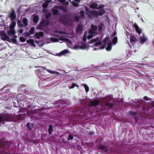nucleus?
<instances>
[{
    "mask_svg": "<svg viewBox=\"0 0 154 154\" xmlns=\"http://www.w3.org/2000/svg\"><path fill=\"white\" fill-rule=\"evenodd\" d=\"M104 5H100L97 8V9H100L99 11H96L90 10L89 9L87 6H85V8L86 13L87 14L88 16L90 18L94 17H98L99 16H102L105 13L106 11L103 9Z\"/></svg>",
    "mask_w": 154,
    "mask_h": 154,
    "instance_id": "1",
    "label": "nucleus"
},
{
    "mask_svg": "<svg viewBox=\"0 0 154 154\" xmlns=\"http://www.w3.org/2000/svg\"><path fill=\"white\" fill-rule=\"evenodd\" d=\"M60 21L63 24L70 25L72 24V21L70 16L68 14H64L59 18Z\"/></svg>",
    "mask_w": 154,
    "mask_h": 154,
    "instance_id": "2",
    "label": "nucleus"
},
{
    "mask_svg": "<svg viewBox=\"0 0 154 154\" xmlns=\"http://www.w3.org/2000/svg\"><path fill=\"white\" fill-rule=\"evenodd\" d=\"M48 23L49 22L48 21L45 20H43L37 26L36 29L40 30L42 29L45 26L48 25Z\"/></svg>",
    "mask_w": 154,
    "mask_h": 154,
    "instance_id": "3",
    "label": "nucleus"
},
{
    "mask_svg": "<svg viewBox=\"0 0 154 154\" xmlns=\"http://www.w3.org/2000/svg\"><path fill=\"white\" fill-rule=\"evenodd\" d=\"M11 121V119L9 115H3L0 116V123L3 122H9Z\"/></svg>",
    "mask_w": 154,
    "mask_h": 154,
    "instance_id": "4",
    "label": "nucleus"
},
{
    "mask_svg": "<svg viewBox=\"0 0 154 154\" xmlns=\"http://www.w3.org/2000/svg\"><path fill=\"white\" fill-rule=\"evenodd\" d=\"M0 36L2 40L3 41L6 40L9 42L10 38L3 31H0Z\"/></svg>",
    "mask_w": 154,
    "mask_h": 154,
    "instance_id": "5",
    "label": "nucleus"
},
{
    "mask_svg": "<svg viewBox=\"0 0 154 154\" xmlns=\"http://www.w3.org/2000/svg\"><path fill=\"white\" fill-rule=\"evenodd\" d=\"M100 102V100H95L89 102L88 105L89 106H96L98 105Z\"/></svg>",
    "mask_w": 154,
    "mask_h": 154,
    "instance_id": "6",
    "label": "nucleus"
},
{
    "mask_svg": "<svg viewBox=\"0 0 154 154\" xmlns=\"http://www.w3.org/2000/svg\"><path fill=\"white\" fill-rule=\"evenodd\" d=\"M133 26L134 28L135 29V30L136 32L139 34H141L142 32V30L141 29H140L139 26L136 23L133 24Z\"/></svg>",
    "mask_w": 154,
    "mask_h": 154,
    "instance_id": "7",
    "label": "nucleus"
},
{
    "mask_svg": "<svg viewBox=\"0 0 154 154\" xmlns=\"http://www.w3.org/2000/svg\"><path fill=\"white\" fill-rule=\"evenodd\" d=\"M9 18L11 21H13L16 19V14L14 11L13 9L12 10L10 14Z\"/></svg>",
    "mask_w": 154,
    "mask_h": 154,
    "instance_id": "8",
    "label": "nucleus"
},
{
    "mask_svg": "<svg viewBox=\"0 0 154 154\" xmlns=\"http://www.w3.org/2000/svg\"><path fill=\"white\" fill-rule=\"evenodd\" d=\"M154 107V101L152 102L149 105V106L147 107L146 109L144 107H143V111H148L151 109L152 108Z\"/></svg>",
    "mask_w": 154,
    "mask_h": 154,
    "instance_id": "9",
    "label": "nucleus"
},
{
    "mask_svg": "<svg viewBox=\"0 0 154 154\" xmlns=\"http://www.w3.org/2000/svg\"><path fill=\"white\" fill-rule=\"evenodd\" d=\"M98 149L102 150L104 152H108V150L106 147L103 145H100L98 147Z\"/></svg>",
    "mask_w": 154,
    "mask_h": 154,
    "instance_id": "10",
    "label": "nucleus"
},
{
    "mask_svg": "<svg viewBox=\"0 0 154 154\" xmlns=\"http://www.w3.org/2000/svg\"><path fill=\"white\" fill-rule=\"evenodd\" d=\"M130 43L132 45L134 44V42L137 41V38L134 35L130 36Z\"/></svg>",
    "mask_w": 154,
    "mask_h": 154,
    "instance_id": "11",
    "label": "nucleus"
},
{
    "mask_svg": "<svg viewBox=\"0 0 154 154\" xmlns=\"http://www.w3.org/2000/svg\"><path fill=\"white\" fill-rule=\"evenodd\" d=\"M76 30L78 33L82 32L83 30V26L81 24H78L76 28Z\"/></svg>",
    "mask_w": 154,
    "mask_h": 154,
    "instance_id": "12",
    "label": "nucleus"
},
{
    "mask_svg": "<svg viewBox=\"0 0 154 154\" xmlns=\"http://www.w3.org/2000/svg\"><path fill=\"white\" fill-rule=\"evenodd\" d=\"M16 33V32L14 29H10V31H7V33L8 35L9 36H11L12 35H14Z\"/></svg>",
    "mask_w": 154,
    "mask_h": 154,
    "instance_id": "13",
    "label": "nucleus"
},
{
    "mask_svg": "<svg viewBox=\"0 0 154 154\" xmlns=\"http://www.w3.org/2000/svg\"><path fill=\"white\" fill-rule=\"evenodd\" d=\"M43 35V33L42 32H36L35 34V36L37 39H39L41 37H42Z\"/></svg>",
    "mask_w": 154,
    "mask_h": 154,
    "instance_id": "14",
    "label": "nucleus"
},
{
    "mask_svg": "<svg viewBox=\"0 0 154 154\" xmlns=\"http://www.w3.org/2000/svg\"><path fill=\"white\" fill-rule=\"evenodd\" d=\"M57 9L61 10L63 11H66V7L64 6H57L55 7Z\"/></svg>",
    "mask_w": 154,
    "mask_h": 154,
    "instance_id": "15",
    "label": "nucleus"
},
{
    "mask_svg": "<svg viewBox=\"0 0 154 154\" xmlns=\"http://www.w3.org/2000/svg\"><path fill=\"white\" fill-rule=\"evenodd\" d=\"M26 42L27 43H30V45L33 47H36V45L34 43V40L33 39H29V40H27Z\"/></svg>",
    "mask_w": 154,
    "mask_h": 154,
    "instance_id": "16",
    "label": "nucleus"
},
{
    "mask_svg": "<svg viewBox=\"0 0 154 154\" xmlns=\"http://www.w3.org/2000/svg\"><path fill=\"white\" fill-rule=\"evenodd\" d=\"M53 131V125H52L50 124L49 126L48 129V134L49 136L51 134Z\"/></svg>",
    "mask_w": 154,
    "mask_h": 154,
    "instance_id": "17",
    "label": "nucleus"
},
{
    "mask_svg": "<svg viewBox=\"0 0 154 154\" xmlns=\"http://www.w3.org/2000/svg\"><path fill=\"white\" fill-rule=\"evenodd\" d=\"M16 25V22L14 21H11L9 26L10 29H14Z\"/></svg>",
    "mask_w": 154,
    "mask_h": 154,
    "instance_id": "18",
    "label": "nucleus"
},
{
    "mask_svg": "<svg viewBox=\"0 0 154 154\" xmlns=\"http://www.w3.org/2000/svg\"><path fill=\"white\" fill-rule=\"evenodd\" d=\"M75 115L76 116H82L83 113L80 110H78L75 112Z\"/></svg>",
    "mask_w": 154,
    "mask_h": 154,
    "instance_id": "19",
    "label": "nucleus"
},
{
    "mask_svg": "<svg viewBox=\"0 0 154 154\" xmlns=\"http://www.w3.org/2000/svg\"><path fill=\"white\" fill-rule=\"evenodd\" d=\"M98 6V4L96 3L91 4L90 5V8L92 9L96 8Z\"/></svg>",
    "mask_w": 154,
    "mask_h": 154,
    "instance_id": "20",
    "label": "nucleus"
},
{
    "mask_svg": "<svg viewBox=\"0 0 154 154\" xmlns=\"http://www.w3.org/2000/svg\"><path fill=\"white\" fill-rule=\"evenodd\" d=\"M81 44L82 45V46H80L79 45H75L74 47V48L75 49H83V46H85V44H83V42H81Z\"/></svg>",
    "mask_w": 154,
    "mask_h": 154,
    "instance_id": "21",
    "label": "nucleus"
},
{
    "mask_svg": "<svg viewBox=\"0 0 154 154\" xmlns=\"http://www.w3.org/2000/svg\"><path fill=\"white\" fill-rule=\"evenodd\" d=\"M68 52V50L66 49H65L61 51L60 53H59L58 55L59 56H61L62 55L67 54Z\"/></svg>",
    "mask_w": 154,
    "mask_h": 154,
    "instance_id": "22",
    "label": "nucleus"
},
{
    "mask_svg": "<svg viewBox=\"0 0 154 154\" xmlns=\"http://www.w3.org/2000/svg\"><path fill=\"white\" fill-rule=\"evenodd\" d=\"M39 20V17L37 15H35L33 18V22L35 23H37Z\"/></svg>",
    "mask_w": 154,
    "mask_h": 154,
    "instance_id": "23",
    "label": "nucleus"
},
{
    "mask_svg": "<svg viewBox=\"0 0 154 154\" xmlns=\"http://www.w3.org/2000/svg\"><path fill=\"white\" fill-rule=\"evenodd\" d=\"M23 23L25 26L28 25V20L26 18H24L22 20Z\"/></svg>",
    "mask_w": 154,
    "mask_h": 154,
    "instance_id": "24",
    "label": "nucleus"
},
{
    "mask_svg": "<svg viewBox=\"0 0 154 154\" xmlns=\"http://www.w3.org/2000/svg\"><path fill=\"white\" fill-rule=\"evenodd\" d=\"M59 39L61 41H66V42H69L70 44L71 43V42L70 40L69 39L67 38H63V37H60L59 38Z\"/></svg>",
    "mask_w": 154,
    "mask_h": 154,
    "instance_id": "25",
    "label": "nucleus"
},
{
    "mask_svg": "<svg viewBox=\"0 0 154 154\" xmlns=\"http://www.w3.org/2000/svg\"><path fill=\"white\" fill-rule=\"evenodd\" d=\"M128 113L130 115L133 116H135L137 115V112H134L133 111H130Z\"/></svg>",
    "mask_w": 154,
    "mask_h": 154,
    "instance_id": "26",
    "label": "nucleus"
},
{
    "mask_svg": "<svg viewBox=\"0 0 154 154\" xmlns=\"http://www.w3.org/2000/svg\"><path fill=\"white\" fill-rule=\"evenodd\" d=\"M26 87V85H21L18 87V89L20 90H24V88Z\"/></svg>",
    "mask_w": 154,
    "mask_h": 154,
    "instance_id": "27",
    "label": "nucleus"
},
{
    "mask_svg": "<svg viewBox=\"0 0 154 154\" xmlns=\"http://www.w3.org/2000/svg\"><path fill=\"white\" fill-rule=\"evenodd\" d=\"M53 14L54 15H57L59 13V11L55 9H53L52 11Z\"/></svg>",
    "mask_w": 154,
    "mask_h": 154,
    "instance_id": "28",
    "label": "nucleus"
},
{
    "mask_svg": "<svg viewBox=\"0 0 154 154\" xmlns=\"http://www.w3.org/2000/svg\"><path fill=\"white\" fill-rule=\"evenodd\" d=\"M112 48V44L111 43H109L108 44L106 48V49L107 51H110L111 50Z\"/></svg>",
    "mask_w": 154,
    "mask_h": 154,
    "instance_id": "29",
    "label": "nucleus"
},
{
    "mask_svg": "<svg viewBox=\"0 0 154 154\" xmlns=\"http://www.w3.org/2000/svg\"><path fill=\"white\" fill-rule=\"evenodd\" d=\"M118 38L117 37H114L112 40V42L114 45H116L117 42Z\"/></svg>",
    "mask_w": 154,
    "mask_h": 154,
    "instance_id": "30",
    "label": "nucleus"
},
{
    "mask_svg": "<svg viewBox=\"0 0 154 154\" xmlns=\"http://www.w3.org/2000/svg\"><path fill=\"white\" fill-rule=\"evenodd\" d=\"M35 32V29L34 27H32L29 31V32L30 34H33Z\"/></svg>",
    "mask_w": 154,
    "mask_h": 154,
    "instance_id": "31",
    "label": "nucleus"
},
{
    "mask_svg": "<svg viewBox=\"0 0 154 154\" xmlns=\"http://www.w3.org/2000/svg\"><path fill=\"white\" fill-rule=\"evenodd\" d=\"M109 97H108L106 96L104 97H103L102 98V100L104 102H107L108 101V100L110 101V100H109Z\"/></svg>",
    "mask_w": 154,
    "mask_h": 154,
    "instance_id": "32",
    "label": "nucleus"
},
{
    "mask_svg": "<svg viewBox=\"0 0 154 154\" xmlns=\"http://www.w3.org/2000/svg\"><path fill=\"white\" fill-rule=\"evenodd\" d=\"M91 28L92 30L94 31H96L97 30V27L96 25H91Z\"/></svg>",
    "mask_w": 154,
    "mask_h": 154,
    "instance_id": "33",
    "label": "nucleus"
},
{
    "mask_svg": "<svg viewBox=\"0 0 154 154\" xmlns=\"http://www.w3.org/2000/svg\"><path fill=\"white\" fill-rule=\"evenodd\" d=\"M104 25L103 23H101L98 26V31H101L103 28Z\"/></svg>",
    "mask_w": 154,
    "mask_h": 154,
    "instance_id": "34",
    "label": "nucleus"
},
{
    "mask_svg": "<svg viewBox=\"0 0 154 154\" xmlns=\"http://www.w3.org/2000/svg\"><path fill=\"white\" fill-rule=\"evenodd\" d=\"M105 105L109 106L110 108H112L113 106V104L112 103L109 102L106 103Z\"/></svg>",
    "mask_w": 154,
    "mask_h": 154,
    "instance_id": "35",
    "label": "nucleus"
},
{
    "mask_svg": "<svg viewBox=\"0 0 154 154\" xmlns=\"http://www.w3.org/2000/svg\"><path fill=\"white\" fill-rule=\"evenodd\" d=\"M17 23L18 26H19L20 27H23V24H22L21 21H20L19 20H17Z\"/></svg>",
    "mask_w": 154,
    "mask_h": 154,
    "instance_id": "36",
    "label": "nucleus"
},
{
    "mask_svg": "<svg viewBox=\"0 0 154 154\" xmlns=\"http://www.w3.org/2000/svg\"><path fill=\"white\" fill-rule=\"evenodd\" d=\"M47 71H48V72L49 73H52V74L56 73L58 75L60 74V73L59 72H57V71H51L50 70H48V69L47 70Z\"/></svg>",
    "mask_w": 154,
    "mask_h": 154,
    "instance_id": "37",
    "label": "nucleus"
},
{
    "mask_svg": "<svg viewBox=\"0 0 154 154\" xmlns=\"http://www.w3.org/2000/svg\"><path fill=\"white\" fill-rule=\"evenodd\" d=\"M79 14L80 15L81 17H82L83 18L84 17L85 15V12L83 10H81L79 12Z\"/></svg>",
    "mask_w": 154,
    "mask_h": 154,
    "instance_id": "38",
    "label": "nucleus"
},
{
    "mask_svg": "<svg viewBox=\"0 0 154 154\" xmlns=\"http://www.w3.org/2000/svg\"><path fill=\"white\" fill-rule=\"evenodd\" d=\"M51 40L53 42H57L58 41V39L57 38H51Z\"/></svg>",
    "mask_w": 154,
    "mask_h": 154,
    "instance_id": "39",
    "label": "nucleus"
},
{
    "mask_svg": "<svg viewBox=\"0 0 154 154\" xmlns=\"http://www.w3.org/2000/svg\"><path fill=\"white\" fill-rule=\"evenodd\" d=\"M73 139V136L71 134H69L68 138L67 140L68 141L72 140Z\"/></svg>",
    "mask_w": 154,
    "mask_h": 154,
    "instance_id": "40",
    "label": "nucleus"
},
{
    "mask_svg": "<svg viewBox=\"0 0 154 154\" xmlns=\"http://www.w3.org/2000/svg\"><path fill=\"white\" fill-rule=\"evenodd\" d=\"M101 42L100 41H99V42H96L95 44H94V46H97L99 45H100L101 44Z\"/></svg>",
    "mask_w": 154,
    "mask_h": 154,
    "instance_id": "41",
    "label": "nucleus"
},
{
    "mask_svg": "<svg viewBox=\"0 0 154 154\" xmlns=\"http://www.w3.org/2000/svg\"><path fill=\"white\" fill-rule=\"evenodd\" d=\"M19 39L20 41L21 42H24L26 41V38L22 36L20 37Z\"/></svg>",
    "mask_w": 154,
    "mask_h": 154,
    "instance_id": "42",
    "label": "nucleus"
},
{
    "mask_svg": "<svg viewBox=\"0 0 154 154\" xmlns=\"http://www.w3.org/2000/svg\"><path fill=\"white\" fill-rule=\"evenodd\" d=\"M51 13H48L47 14L45 15V17L46 19H48V18H49L50 17H51Z\"/></svg>",
    "mask_w": 154,
    "mask_h": 154,
    "instance_id": "43",
    "label": "nucleus"
},
{
    "mask_svg": "<svg viewBox=\"0 0 154 154\" xmlns=\"http://www.w3.org/2000/svg\"><path fill=\"white\" fill-rule=\"evenodd\" d=\"M84 87L86 92H88L89 90V88L85 84L84 85Z\"/></svg>",
    "mask_w": 154,
    "mask_h": 154,
    "instance_id": "44",
    "label": "nucleus"
},
{
    "mask_svg": "<svg viewBox=\"0 0 154 154\" xmlns=\"http://www.w3.org/2000/svg\"><path fill=\"white\" fill-rule=\"evenodd\" d=\"M99 40L98 38H97L95 39H93L91 40V43H92L94 42H96V41Z\"/></svg>",
    "mask_w": 154,
    "mask_h": 154,
    "instance_id": "45",
    "label": "nucleus"
},
{
    "mask_svg": "<svg viewBox=\"0 0 154 154\" xmlns=\"http://www.w3.org/2000/svg\"><path fill=\"white\" fill-rule=\"evenodd\" d=\"M10 40L13 42L14 43L17 44V40L15 38H12Z\"/></svg>",
    "mask_w": 154,
    "mask_h": 154,
    "instance_id": "46",
    "label": "nucleus"
},
{
    "mask_svg": "<svg viewBox=\"0 0 154 154\" xmlns=\"http://www.w3.org/2000/svg\"><path fill=\"white\" fill-rule=\"evenodd\" d=\"M146 41V39L145 38H141L140 42L142 44Z\"/></svg>",
    "mask_w": 154,
    "mask_h": 154,
    "instance_id": "47",
    "label": "nucleus"
},
{
    "mask_svg": "<svg viewBox=\"0 0 154 154\" xmlns=\"http://www.w3.org/2000/svg\"><path fill=\"white\" fill-rule=\"evenodd\" d=\"M109 38L106 37L105 38L103 41V43H105L106 42H107L108 41V40H109Z\"/></svg>",
    "mask_w": 154,
    "mask_h": 154,
    "instance_id": "48",
    "label": "nucleus"
},
{
    "mask_svg": "<svg viewBox=\"0 0 154 154\" xmlns=\"http://www.w3.org/2000/svg\"><path fill=\"white\" fill-rule=\"evenodd\" d=\"M79 18L80 17L79 16H75V19L77 22H78L79 21Z\"/></svg>",
    "mask_w": 154,
    "mask_h": 154,
    "instance_id": "49",
    "label": "nucleus"
},
{
    "mask_svg": "<svg viewBox=\"0 0 154 154\" xmlns=\"http://www.w3.org/2000/svg\"><path fill=\"white\" fill-rule=\"evenodd\" d=\"M72 4H73V6L75 7H78L79 6V5L78 3L75 2H73L72 3Z\"/></svg>",
    "mask_w": 154,
    "mask_h": 154,
    "instance_id": "50",
    "label": "nucleus"
},
{
    "mask_svg": "<svg viewBox=\"0 0 154 154\" xmlns=\"http://www.w3.org/2000/svg\"><path fill=\"white\" fill-rule=\"evenodd\" d=\"M106 46V44L103 45L101 47L99 48V50L102 49L104 48Z\"/></svg>",
    "mask_w": 154,
    "mask_h": 154,
    "instance_id": "51",
    "label": "nucleus"
},
{
    "mask_svg": "<svg viewBox=\"0 0 154 154\" xmlns=\"http://www.w3.org/2000/svg\"><path fill=\"white\" fill-rule=\"evenodd\" d=\"M76 86V84L74 83L72 84V85L69 87V88H73Z\"/></svg>",
    "mask_w": 154,
    "mask_h": 154,
    "instance_id": "52",
    "label": "nucleus"
},
{
    "mask_svg": "<svg viewBox=\"0 0 154 154\" xmlns=\"http://www.w3.org/2000/svg\"><path fill=\"white\" fill-rule=\"evenodd\" d=\"M4 26V23L3 22H0V26L3 27Z\"/></svg>",
    "mask_w": 154,
    "mask_h": 154,
    "instance_id": "53",
    "label": "nucleus"
},
{
    "mask_svg": "<svg viewBox=\"0 0 154 154\" xmlns=\"http://www.w3.org/2000/svg\"><path fill=\"white\" fill-rule=\"evenodd\" d=\"M25 34L26 36L28 37L29 36L31 35L29 32V33L27 32H25Z\"/></svg>",
    "mask_w": 154,
    "mask_h": 154,
    "instance_id": "54",
    "label": "nucleus"
},
{
    "mask_svg": "<svg viewBox=\"0 0 154 154\" xmlns=\"http://www.w3.org/2000/svg\"><path fill=\"white\" fill-rule=\"evenodd\" d=\"M143 99H144V100H149V98L146 96H144L143 97Z\"/></svg>",
    "mask_w": 154,
    "mask_h": 154,
    "instance_id": "55",
    "label": "nucleus"
},
{
    "mask_svg": "<svg viewBox=\"0 0 154 154\" xmlns=\"http://www.w3.org/2000/svg\"><path fill=\"white\" fill-rule=\"evenodd\" d=\"M59 2L61 3H64L66 2V0H59Z\"/></svg>",
    "mask_w": 154,
    "mask_h": 154,
    "instance_id": "56",
    "label": "nucleus"
},
{
    "mask_svg": "<svg viewBox=\"0 0 154 154\" xmlns=\"http://www.w3.org/2000/svg\"><path fill=\"white\" fill-rule=\"evenodd\" d=\"M23 29H20L19 30V33L20 34H21L23 33Z\"/></svg>",
    "mask_w": 154,
    "mask_h": 154,
    "instance_id": "57",
    "label": "nucleus"
},
{
    "mask_svg": "<svg viewBox=\"0 0 154 154\" xmlns=\"http://www.w3.org/2000/svg\"><path fill=\"white\" fill-rule=\"evenodd\" d=\"M93 37V36L92 35H90L88 36V38L90 39Z\"/></svg>",
    "mask_w": 154,
    "mask_h": 154,
    "instance_id": "58",
    "label": "nucleus"
},
{
    "mask_svg": "<svg viewBox=\"0 0 154 154\" xmlns=\"http://www.w3.org/2000/svg\"><path fill=\"white\" fill-rule=\"evenodd\" d=\"M51 2V0H47L46 1V3L47 4H48L50 2Z\"/></svg>",
    "mask_w": 154,
    "mask_h": 154,
    "instance_id": "59",
    "label": "nucleus"
},
{
    "mask_svg": "<svg viewBox=\"0 0 154 154\" xmlns=\"http://www.w3.org/2000/svg\"><path fill=\"white\" fill-rule=\"evenodd\" d=\"M58 33L61 34H65V33L62 31H59L58 32Z\"/></svg>",
    "mask_w": 154,
    "mask_h": 154,
    "instance_id": "60",
    "label": "nucleus"
},
{
    "mask_svg": "<svg viewBox=\"0 0 154 154\" xmlns=\"http://www.w3.org/2000/svg\"><path fill=\"white\" fill-rule=\"evenodd\" d=\"M83 41L85 42L86 40V38H83Z\"/></svg>",
    "mask_w": 154,
    "mask_h": 154,
    "instance_id": "61",
    "label": "nucleus"
},
{
    "mask_svg": "<svg viewBox=\"0 0 154 154\" xmlns=\"http://www.w3.org/2000/svg\"><path fill=\"white\" fill-rule=\"evenodd\" d=\"M29 123L28 122L26 125V126L28 128H29Z\"/></svg>",
    "mask_w": 154,
    "mask_h": 154,
    "instance_id": "62",
    "label": "nucleus"
},
{
    "mask_svg": "<svg viewBox=\"0 0 154 154\" xmlns=\"http://www.w3.org/2000/svg\"><path fill=\"white\" fill-rule=\"evenodd\" d=\"M75 1L76 2H80L81 0H75Z\"/></svg>",
    "mask_w": 154,
    "mask_h": 154,
    "instance_id": "63",
    "label": "nucleus"
},
{
    "mask_svg": "<svg viewBox=\"0 0 154 154\" xmlns=\"http://www.w3.org/2000/svg\"><path fill=\"white\" fill-rule=\"evenodd\" d=\"M89 134L91 135H92L93 134H94V133L93 132H90L89 133Z\"/></svg>",
    "mask_w": 154,
    "mask_h": 154,
    "instance_id": "64",
    "label": "nucleus"
}]
</instances>
